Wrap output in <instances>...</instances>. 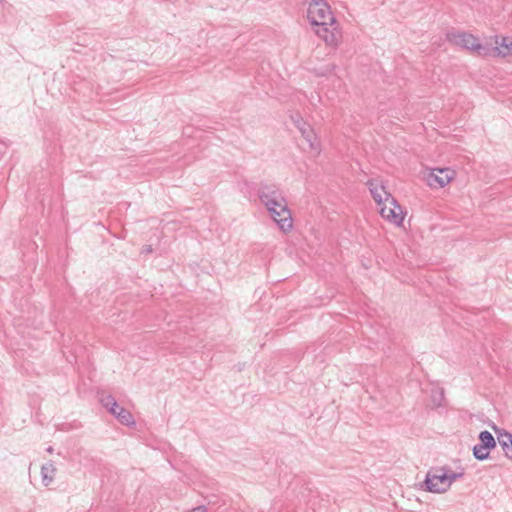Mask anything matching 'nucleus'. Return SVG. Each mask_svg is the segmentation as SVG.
Returning a JSON list of instances; mask_svg holds the SVG:
<instances>
[{"mask_svg":"<svg viewBox=\"0 0 512 512\" xmlns=\"http://www.w3.org/2000/svg\"><path fill=\"white\" fill-rule=\"evenodd\" d=\"M257 195L279 228L284 232L289 231L293 220L282 189L275 183L261 182Z\"/></svg>","mask_w":512,"mask_h":512,"instance_id":"nucleus-1","label":"nucleus"},{"mask_svg":"<svg viewBox=\"0 0 512 512\" xmlns=\"http://www.w3.org/2000/svg\"><path fill=\"white\" fill-rule=\"evenodd\" d=\"M307 17L311 25L318 27L316 34L320 36L327 45H338L340 35L336 32V28L333 27L336 20L327 2L324 0H311Z\"/></svg>","mask_w":512,"mask_h":512,"instance_id":"nucleus-2","label":"nucleus"},{"mask_svg":"<svg viewBox=\"0 0 512 512\" xmlns=\"http://www.w3.org/2000/svg\"><path fill=\"white\" fill-rule=\"evenodd\" d=\"M447 40L456 46L471 50L479 56L491 54L490 47L482 45L477 37L466 32L447 33Z\"/></svg>","mask_w":512,"mask_h":512,"instance_id":"nucleus-3","label":"nucleus"},{"mask_svg":"<svg viewBox=\"0 0 512 512\" xmlns=\"http://www.w3.org/2000/svg\"><path fill=\"white\" fill-rule=\"evenodd\" d=\"M423 490L431 493H445L448 491L447 476L444 471V466L431 467L421 484Z\"/></svg>","mask_w":512,"mask_h":512,"instance_id":"nucleus-4","label":"nucleus"},{"mask_svg":"<svg viewBox=\"0 0 512 512\" xmlns=\"http://www.w3.org/2000/svg\"><path fill=\"white\" fill-rule=\"evenodd\" d=\"M479 443L476 444L472 451L475 459L479 461L486 460L489 453L496 447L494 436L487 430L481 431L478 436Z\"/></svg>","mask_w":512,"mask_h":512,"instance_id":"nucleus-5","label":"nucleus"},{"mask_svg":"<svg viewBox=\"0 0 512 512\" xmlns=\"http://www.w3.org/2000/svg\"><path fill=\"white\" fill-rule=\"evenodd\" d=\"M291 119H292L294 125L297 127V129L301 133L302 137L308 143L309 148L311 150L319 153L320 152V141H319L318 137L316 136L314 130L310 126V124L305 122L299 114L291 116Z\"/></svg>","mask_w":512,"mask_h":512,"instance_id":"nucleus-6","label":"nucleus"},{"mask_svg":"<svg viewBox=\"0 0 512 512\" xmlns=\"http://www.w3.org/2000/svg\"><path fill=\"white\" fill-rule=\"evenodd\" d=\"M455 174L451 168H433L428 173L426 181L431 188H443L454 179Z\"/></svg>","mask_w":512,"mask_h":512,"instance_id":"nucleus-7","label":"nucleus"},{"mask_svg":"<svg viewBox=\"0 0 512 512\" xmlns=\"http://www.w3.org/2000/svg\"><path fill=\"white\" fill-rule=\"evenodd\" d=\"M366 184L378 205L382 203L395 204V198L385 190L383 185H379L374 179L368 180Z\"/></svg>","mask_w":512,"mask_h":512,"instance_id":"nucleus-8","label":"nucleus"},{"mask_svg":"<svg viewBox=\"0 0 512 512\" xmlns=\"http://www.w3.org/2000/svg\"><path fill=\"white\" fill-rule=\"evenodd\" d=\"M393 207H388L386 204L384 206L380 207V214L383 218H386L393 222L396 225H401L403 222V215H402V209L401 206L397 204L395 201V204H392Z\"/></svg>","mask_w":512,"mask_h":512,"instance_id":"nucleus-9","label":"nucleus"},{"mask_svg":"<svg viewBox=\"0 0 512 512\" xmlns=\"http://www.w3.org/2000/svg\"><path fill=\"white\" fill-rule=\"evenodd\" d=\"M496 44L499 46L490 48L491 52L503 57L512 54V37H502L500 42L496 40Z\"/></svg>","mask_w":512,"mask_h":512,"instance_id":"nucleus-10","label":"nucleus"},{"mask_svg":"<svg viewBox=\"0 0 512 512\" xmlns=\"http://www.w3.org/2000/svg\"><path fill=\"white\" fill-rule=\"evenodd\" d=\"M56 474V467L54 466L53 462H47L42 465L41 467V477H42V483L44 486H49Z\"/></svg>","mask_w":512,"mask_h":512,"instance_id":"nucleus-11","label":"nucleus"},{"mask_svg":"<svg viewBox=\"0 0 512 512\" xmlns=\"http://www.w3.org/2000/svg\"><path fill=\"white\" fill-rule=\"evenodd\" d=\"M111 414L114 415L118 421L125 426H132L135 424V420L131 412L121 406H119V408Z\"/></svg>","mask_w":512,"mask_h":512,"instance_id":"nucleus-12","label":"nucleus"},{"mask_svg":"<svg viewBox=\"0 0 512 512\" xmlns=\"http://www.w3.org/2000/svg\"><path fill=\"white\" fill-rule=\"evenodd\" d=\"M444 471L447 476L448 487L450 488L453 482L462 478L465 474V470L463 467H458L457 470H452L450 466L444 465Z\"/></svg>","mask_w":512,"mask_h":512,"instance_id":"nucleus-13","label":"nucleus"},{"mask_svg":"<svg viewBox=\"0 0 512 512\" xmlns=\"http://www.w3.org/2000/svg\"><path fill=\"white\" fill-rule=\"evenodd\" d=\"M498 441L501 447L503 448L504 453H507L508 450H512V434L504 431L503 433L498 435Z\"/></svg>","mask_w":512,"mask_h":512,"instance_id":"nucleus-14","label":"nucleus"},{"mask_svg":"<svg viewBox=\"0 0 512 512\" xmlns=\"http://www.w3.org/2000/svg\"><path fill=\"white\" fill-rule=\"evenodd\" d=\"M101 404L105 407L110 413H114L115 410L119 408V405L115 398L112 395H106L101 397Z\"/></svg>","mask_w":512,"mask_h":512,"instance_id":"nucleus-15","label":"nucleus"},{"mask_svg":"<svg viewBox=\"0 0 512 512\" xmlns=\"http://www.w3.org/2000/svg\"><path fill=\"white\" fill-rule=\"evenodd\" d=\"M437 395L439 396V402H437L438 405H441V401L444 398V392L443 390H440L437 392Z\"/></svg>","mask_w":512,"mask_h":512,"instance_id":"nucleus-16","label":"nucleus"},{"mask_svg":"<svg viewBox=\"0 0 512 512\" xmlns=\"http://www.w3.org/2000/svg\"><path fill=\"white\" fill-rule=\"evenodd\" d=\"M505 456L508 457L509 459H512V450H508L507 453H505Z\"/></svg>","mask_w":512,"mask_h":512,"instance_id":"nucleus-17","label":"nucleus"},{"mask_svg":"<svg viewBox=\"0 0 512 512\" xmlns=\"http://www.w3.org/2000/svg\"><path fill=\"white\" fill-rule=\"evenodd\" d=\"M47 452L52 453V452H53V448H52L51 446H50V447H48V448H47Z\"/></svg>","mask_w":512,"mask_h":512,"instance_id":"nucleus-18","label":"nucleus"},{"mask_svg":"<svg viewBox=\"0 0 512 512\" xmlns=\"http://www.w3.org/2000/svg\"><path fill=\"white\" fill-rule=\"evenodd\" d=\"M436 401H438V402H439V396H436V397L434 398V402H436Z\"/></svg>","mask_w":512,"mask_h":512,"instance_id":"nucleus-19","label":"nucleus"},{"mask_svg":"<svg viewBox=\"0 0 512 512\" xmlns=\"http://www.w3.org/2000/svg\"><path fill=\"white\" fill-rule=\"evenodd\" d=\"M146 251L151 252L152 251L151 247L146 248Z\"/></svg>","mask_w":512,"mask_h":512,"instance_id":"nucleus-20","label":"nucleus"}]
</instances>
